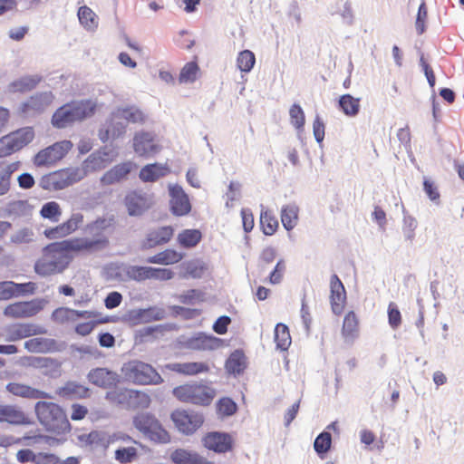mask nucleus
<instances>
[{
    "label": "nucleus",
    "mask_w": 464,
    "mask_h": 464,
    "mask_svg": "<svg viewBox=\"0 0 464 464\" xmlns=\"http://www.w3.org/2000/svg\"><path fill=\"white\" fill-rule=\"evenodd\" d=\"M200 72L199 66L196 61L187 63L180 70L179 75V83L194 82Z\"/></svg>",
    "instance_id": "de8ad7c7"
},
{
    "label": "nucleus",
    "mask_w": 464,
    "mask_h": 464,
    "mask_svg": "<svg viewBox=\"0 0 464 464\" xmlns=\"http://www.w3.org/2000/svg\"><path fill=\"white\" fill-rule=\"evenodd\" d=\"M20 162H0V196L5 195L11 187L12 175L19 169Z\"/></svg>",
    "instance_id": "c9c22d12"
},
{
    "label": "nucleus",
    "mask_w": 464,
    "mask_h": 464,
    "mask_svg": "<svg viewBox=\"0 0 464 464\" xmlns=\"http://www.w3.org/2000/svg\"><path fill=\"white\" fill-rule=\"evenodd\" d=\"M170 196V209L173 215L181 217L191 211L189 198L181 188H173Z\"/></svg>",
    "instance_id": "cd10ccee"
},
{
    "label": "nucleus",
    "mask_w": 464,
    "mask_h": 464,
    "mask_svg": "<svg viewBox=\"0 0 464 464\" xmlns=\"http://www.w3.org/2000/svg\"><path fill=\"white\" fill-rule=\"evenodd\" d=\"M170 173L167 163H150L143 166L139 173V178L143 182H155Z\"/></svg>",
    "instance_id": "c85d7f7f"
},
{
    "label": "nucleus",
    "mask_w": 464,
    "mask_h": 464,
    "mask_svg": "<svg viewBox=\"0 0 464 464\" xmlns=\"http://www.w3.org/2000/svg\"><path fill=\"white\" fill-rule=\"evenodd\" d=\"M231 323L229 316L223 315L217 319L213 324V330L218 334H225L227 332V327Z\"/></svg>",
    "instance_id": "69168bd1"
},
{
    "label": "nucleus",
    "mask_w": 464,
    "mask_h": 464,
    "mask_svg": "<svg viewBox=\"0 0 464 464\" xmlns=\"http://www.w3.org/2000/svg\"><path fill=\"white\" fill-rule=\"evenodd\" d=\"M0 422H7L12 425H30L32 420L19 407L0 404Z\"/></svg>",
    "instance_id": "412c9836"
},
{
    "label": "nucleus",
    "mask_w": 464,
    "mask_h": 464,
    "mask_svg": "<svg viewBox=\"0 0 464 464\" xmlns=\"http://www.w3.org/2000/svg\"><path fill=\"white\" fill-rule=\"evenodd\" d=\"M78 18L81 24L88 30H94L98 26V17L96 14L86 5L79 8Z\"/></svg>",
    "instance_id": "09e8293b"
},
{
    "label": "nucleus",
    "mask_w": 464,
    "mask_h": 464,
    "mask_svg": "<svg viewBox=\"0 0 464 464\" xmlns=\"http://www.w3.org/2000/svg\"><path fill=\"white\" fill-rule=\"evenodd\" d=\"M170 459L175 464H214L200 454L184 449L175 450L170 455Z\"/></svg>",
    "instance_id": "7c9ffc66"
},
{
    "label": "nucleus",
    "mask_w": 464,
    "mask_h": 464,
    "mask_svg": "<svg viewBox=\"0 0 464 464\" xmlns=\"http://www.w3.org/2000/svg\"><path fill=\"white\" fill-rule=\"evenodd\" d=\"M41 307L34 301L15 302L7 305L4 314L10 318H27L35 315Z\"/></svg>",
    "instance_id": "b1692460"
},
{
    "label": "nucleus",
    "mask_w": 464,
    "mask_h": 464,
    "mask_svg": "<svg viewBox=\"0 0 464 464\" xmlns=\"http://www.w3.org/2000/svg\"><path fill=\"white\" fill-rule=\"evenodd\" d=\"M126 275L130 279L140 282L151 279L152 267L130 266L126 270Z\"/></svg>",
    "instance_id": "3c124183"
},
{
    "label": "nucleus",
    "mask_w": 464,
    "mask_h": 464,
    "mask_svg": "<svg viewBox=\"0 0 464 464\" xmlns=\"http://www.w3.org/2000/svg\"><path fill=\"white\" fill-rule=\"evenodd\" d=\"M38 420L49 431L63 434L71 430L65 411L57 403L40 401L34 406Z\"/></svg>",
    "instance_id": "7ed1b4c3"
},
{
    "label": "nucleus",
    "mask_w": 464,
    "mask_h": 464,
    "mask_svg": "<svg viewBox=\"0 0 464 464\" xmlns=\"http://www.w3.org/2000/svg\"><path fill=\"white\" fill-rule=\"evenodd\" d=\"M72 148L69 140L55 142L54 144L40 150L34 158V163L37 167L50 166L61 160Z\"/></svg>",
    "instance_id": "9d476101"
},
{
    "label": "nucleus",
    "mask_w": 464,
    "mask_h": 464,
    "mask_svg": "<svg viewBox=\"0 0 464 464\" xmlns=\"http://www.w3.org/2000/svg\"><path fill=\"white\" fill-rule=\"evenodd\" d=\"M30 365L39 369H58L61 363L53 358L34 357L32 359Z\"/></svg>",
    "instance_id": "13d9d810"
},
{
    "label": "nucleus",
    "mask_w": 464,
    "mask_h": 464,
    "mask_svg": "<svg viewBox=\"0 0 464 464\" xmlns=\"http://www.w3.org/2000/svg\"><path fill=\"white\" fill-rule=\"evenodd\" d=\"M84 223V216L81 212H73L71 214L63 223L53 227L46 228L44 231V235L50 240L60 239L66 237L78 229H80Z\"/></svg>",
    "instance_id": "9b49d317"
},
{
    "label": "nucleus",
    "mask_w": 464,
    "mask_h": 464,
    "mask_svg": "<svg viewBox=\"0 0 464 464\" xmlns=\"http://www.w3.org/2000/svg\"><path fill=\"white\" fill-rule=\"evenodd\" d=\"M138 456V450L133 446L120 448L114 453L115 459L121 464L131 463L137 459Z\"/></svg>",
    "instance_id": "603ef678"
},
{
    "label": "nucleus",
    "mask_w": 464,
    "mask_h": 464,
    "mask_svg": "<svg viewBox=\"0 0 464 464\" xmlns=\"http://www.w3.org/2000/svg\"><path fill=\"white\" fill-rule=\"evenodd\" d=\"M342 335L347 341H353L359 335V319L353 311L348 312L343 318Z\"/></svg>",
    "instance_id": "58836bf2"
},
{
    "label": "nucleus",
    "mask_w": 464,
    "mask_h": 464,
    "mask_svg": "<svg viewBox=\"0 0 464 464\" xmlns=\"http://www.w3.org/2000/svg\"><path fill=\"white\" fill-rule=\"evenodd\" d=\"M24 348L30 353H46L55 352L57 343L53 339L36 337L27 340L24 343Z\"/></svg>",
    "instance_id": "72a5a7b5"
},
{
    "label": "nucleus",
    "mask_w": 464,
    "mask_h": 464,
    "mask_svg": "<svg viewBox=\"0 0 464 464\" xmlns=\"http://www.w3.org/2000/svg\"><path fill=\"white\" fill-rule=\"evenodd\" d=\"M330 303L334 314L340 315L345 307L346 291L337 275H333L330 278Z\"/></svg>",
    "instance_id": "f3484780"
},
{
    "label": "nucleus",
    "mask_w": 464,
    "mask_h": 464,
    "mask_svg": "<svg viewBox=\"0 0 464 464\" xmlns=\"http://www.w3.org/2000/svg\"><path fill=\"white\" fill-rule=\"evenodd\" d=\"M428 18V9L426 4L422 2L418 9V14L415 22V27L419 34H422L425 32V24Z\"/></svg>",
    "instance_id": "bf43d9fd"
},
{
    "label": "nucleus",
    "mask_w": 464,
    "mask_h": 464,
    "mask_svg": "<svg viewBox=\"0 0 464 464\" xmlns=\"http://www.w3.org/2000/svg\"><path fill=\"white\" fill-rule=\"evenodd\" d=\"M53 98V96L51 92H42L31 96L23 104L22 111L24 113L42 112L45 107L52 103Z\"/></svg>",
    "instance_id": "c756f323"
},
{
    "label": "nucleus",
    "mask_w": 464,
    "mask_h": 464,
    "mask_svg": "<svg viewBox=\"0 0 464 464\" xmlns=\"http://www.w3.org/2000/svg\"><path fill=\"white\" fill-rule=\"evenodd\" d=\"M172 394L181 402L208 406L215 399L217 391L208 382H192L175 387Z\"/></svg>",
    "instance_id": "20e7f679"
},
{
    "label": "nucleus",
    "mask_w": 464,
    "mask_h": 464,
    "mask_svg": "<svg viewBox=\"0 0 464 464\" xmlns=\"http://www.w3.org/2000/svg\"><path fill=\"white\" fill-rule=\"evenodd\" d=\"M331 444V434L329 432L324 431L316 437L314 443V448L318 454H324L330 450Z\"/></svg>",
    "instance_id": "4d7b16f0"
},
{
    "label": "nucleus",
    "mask_w": 464,
    "mask_h": 464,
    "mask_svg": "<svg viewBox=\"0 0 464 464\" xmlns=\"http://www.w3.org/2000/svg\"><path fill=\"white\" fill-rule=\"evenodd\" d=\"M35 464H60V459L51 453H37Z\"/></svg>",
    "instance_id": "774afa93"
},
{
    "label": "nucleus",
    "mask_w": 464,
    "mask_h": 464,
    "mask_svg": "<svg viewBox=\"0 0 464 464\" xmlns=\"http://www.w3.org/2000/svg\"><path fill=\"white\" fill-rule=\"evenodd\" d=\"M121 371L127 381L138 385H156L163 382L157 370L141 361H130L124 363Z\"/></svg>",
    "instance_id": "423d86ee"
},
{
    "label": "nucleus",
    "mask_w": 464,
    "mask_h": 464,
    "mask_svg": "<svg viewBox=\"0 0 464 464\" xmlns=\"http://www.w3.org/2000/svg\"><path fill=\"white\" fill-rule=\"evenodd\" d=\"M154 203L153 195L141 189L129 191L124 198V206L130 216H141Z\"/></svg>",
    "instance_id": "f8f14e48"
},
{
    "label": "nucleus",
    "mask_w": 464,
    "mask_h": 464,
    "mask_svg": "<svg viewBox=\"0 0 464 464\" xmlns=\"http://www.w3.org/2000/svg\"><path fill=\"white\" fill-rule=\"evenodd\" d=\"M162 315L155 308L134 309L127 314L128 320L133 324H146L160 320Z\"/></svg>",
    "instance_id": "473e14b6"
},
{
    "label": "nucleus",
    "mask_w": 464,
    "mask_h": 464,
    "mask_svg": "<svg viewBox=\"0 0 464 464\" xmlns=\"http://www.w3.org/2000/svg\"><path fill=\"white\" fill-rule=\"evenodd\" d=\"M5 389L12 395L24 399L41 400L51 398L48 392L22 382H9Z\"/></svg>",
    "instance_id": "6ab92c4d"
},
{
    "label": "nucleus",
    "mask_w": 464,
    "mask_h": 464,
    "mask_svg": "<svg viewBox=\"0 0 464 464\" xmlns=\"http://www.w3.org/2000/svg\"><path fill=\"white\" fill-rule=\"evenodd\" d=\"M80 254L72 238L50 243L43 248L42 256L34 263V272L40 276L62 274Z\"/></svg>",
    "instance_id": "f257e3e1"
},
{
    "label": "nucleus",
    "mask_w": 464,
    "mask_h": 464,
    "mask_svg": "<svg viewBox=\"0 0 464 464\" xmlns=\"http://www.w3.org/2000/svg\"><path fill=\"white\" fill-rule=\"evenodd\" d=\"M339 104L345 114L355 115L359 111L360 100L350 94H344L340 98Z\"/></svg>",
    "instance_id": "5fc2aeb1"
},
{
    "label": "nucleus",
    "mask_w": 464,
    "mask_h": 464,
    "mask_svg": "<svg viewBox=\"0 0 464 464\" xmlns=\"http://www.w3.org/2000/svg\"><path fill=\"white\" fill-rule=\"evenodd\" d=\"M137 169L138 165L131 160L121 162L113 166L102 176L101 183L104 186H110L122 182L128 179L129 175Z\"/></svg>",
    "instance_id": "2eb2a0df"
},
{
    "label": "nucleus",
    "mask_w": 464,
    "mask_h": 464,
    "mask_svg": "<svg viewBox=\"0 0 464 464\" xmlns=\"http://www.w3.org/2000/svg\"><path fill=\"white\" fill-rule=\"evenodd\" d=\"M201 441L204 448L218 454L232 451L235 442L231 434L219 431L206 433Z\"/></svg>",
    "instance_id": "ddd939ff"
},
{
    "label": "nucleus",
    "mask_w": 464,
    "mask_h": 464,
    "mask_svg": "<svg viewBox=\"0 0 464 464\" xmlns=\"http://www.w3.org/2000/svg\"><path fill=\"white\" fill-rule=\"evenodd\" d=\"M133 150L140 157H152L160 153L162 146L150 132H138L133 138Z\"/></svg>",
    "instance_id": "4468645a"
},
{
    "label": "nucleus",
    "mask_w": 464,
    "mask_h": 464,
    "mask_svg": "<svg viewBox=\"0 0 464 464\" xmlns=\"http://www.w3.org/2000/svg\"><path fill=\"white\" fill-rule=\"evenodd\" d=\"M202 237L199 229H184L178 234L177 242L180 247L190 249L198 245Z\"/></svg>",
    "instance_id": "ea45409f"
},
{
    "label": "nucleus",
    "mask_w": 464,
    "mask_h": 464,
    "mask_svg": "<svg viewBox=\"0 0 464 464\" xmlns=\"http://www.w3.org/2000/svg\"><path fill=\"white\" fill-rule=\"evenodd\" d=\"M237 410V406L236 402L228 397L221 398L217 403L218 413L222 417H227L235 414Z\"/></svg>",
    "instance_id": "6e6d98bb"
},
{
    "label": "nucleus",
    "mask_w": 464,
    "mask_h": 464,
    "mask_svg": "<svg viewBox=\"0 0 464 464\" xmlns=\"http://www.w3.org/2000/svg\"><path fill=\"white\" fill-rule=\"evenodd\" d=\"M256 63V56L253 52L244 50L240 52L237 58V67L241 72H248L252 70Z\"/></svg>",
    "instance_id": "864d4df0"
},
{
    "label": "nucleus",
    "mask_w": 464,
    "mask_h": 464,
    "mask_svg": "<svg viewBox=\"0 0 464 464\" xmlns=\"http://www.w3.org/2000/svg\"><path fill=\"white\" fill-rule=\"evenodd\" d=\"M35 289L34 283L16 284L12 281L0 283V300H8L18 293H33Z\"/></svg>",
    "instance_id": "2f4dec72"
},
{
    "label": "nucleus",
    "mask_w": 464,
    "mask_h": 464,
    "mask_svg": "<svg viewBox=\"0 0 464 464\" xmlns=\"http://www.w3.org/2000/svg\"><path fill=\"white\" fill-rule=\"evenodd\" d=\"M246 368V357L243 353L236 351L226 362V369L229 373L240 374Z\"/></svg>",
    "instance_id": "a18cd8bd"
},
{
    "label": "nucleus",
    "mask_w": 464,
    "mask_h": 464,
    "mask_svg": "<svg viewBox=\"0 0 464 464\" xmlns=\"http://www.w3.org/2000/svg\"><path fill=\"white\" fill-rule=\"evenodd\" d=\"M174 236V228L171 226H162L151 229L146 236L145 246L149 248L156 247L169 243Z\"/></svg>",
    "instance_id": "bb28decb"
},
{
    "label": "nucleus",
    "mask_w": 464,
    "mask_h": 464,
    "mask_svg": "<svg viewBox=\"0 0 464 464\" xmlns=\"http://www.w3.org/2000/svg\"><path fill=\"white\" fill-rule=\"evenodd\" d=\"M40 216L44 219L56 223L61 218L62 208L56 201H49L43 205Z\"/></svg>",
    "instance_id": "8fccbe9b"
},
{
    "label": "nucleus",
    "mask_w": 464,
    "mask_h": 464,
    "mask_svg": "<svg viewBox=\"0 0 464 464\" xmlns=\"http://www.w3.org/2000/svg\"><path fill=\"white\" fill-rule=\"evenodd\" d=\"M94 113V105L90 101H73L60 107L53 116H90Z\"/></svg>",
    "instance_id": "4be33fe9"
},
{
    "label": "nucleus",
    "mask_w": 464,
    "mask_h": 464,
    "mask_svg": "<svg viewBox=\"0 0 464 464\" xmlns=\"http://www.w3.org/2000/svg\"><path fill=\"white\" fill-rule=\"evenodd\" d=\"M285 271V262L283 260H279L276 263L274 270L269 275V283L273 284V285L279 284L283 279Z\"/></svg>",
    "instance_id": "680f3d73"
},
{
    "label": "nucleus",
    "mask_w": 464,
    "mask_h": 464,
    "mask_svg": "<svg viewBox=\"0 0 464 464\" xmlns=\"http://www.w3.org/2000/svg\"><path fill=\"white\" fill-rule=\"evenodd\" d=\"M298 207L293 204L285 205L281 209V221L284 227L290 231L298 222Z\"/></svg>",
    "instance_id": "c03bdc74"
},
{
    "label": "nucleus",
    "mask_w": 464,
    "mask_h": 464,
    "mask_svg": "<svg viewBox=\"0 0 464 464\" xmlns=\"http://www.w3.org/2000/svg\"><path fill=\"white\" fill-rule=\"evenodd\" d=\"M113 218L100 217L88 223L85 231L90 237H72L81 254H90L106 248L109 246L108 233L113 229Z\"/></svg>",
    "instance_id": "f03ea898"
},
{
    "label": "nucleus",
    "mask_w": 464,
    "mask_h": 464,
    "mask_svg": "<svg viewBox=\"0 0 464 464\" xmlns=\"http://www.w3.org/2000/svg\"><path fill=\"white\" fill-rule=\"evenodd\" d=\"M389 324L392 329H397L401 324V314L394 303H390L388 306Z\"/></svg>",
    "instance_id": "052dcab7"
},
{
    "label": "nucleus",
    "mask_w": 464,
    "mask_h": 464,
    "mask_svg": "<svg viewBox=\"0 0 464 464\" xmlns=\"http://www.w3.org/2000/svg\"><path fill=\"white\" fill-rule=\"evenodd\" d=\"M170 419L178 430L186 435L193 434L204 422L202 414L186 410L174 411Z\"/></svg>",
    "instance_id": "1a4fd4ad"
},
{
    "label": "nucleus",
    "mask_w": 464,
    "mask_h": 464,
    "mask_svg": "<svg viewBox=\"0 0 464 464\" xmlns=\"http://www.w3.org/2000/svg\"><path fill=\"white\" fill-rule=\"evenodd\" d=\"M183 258V254L178 252L172 248H167L161 252H159L150 257H148L147 262L150 264H159V265H174L181 261Z\"/></svg>",
    "instance_id": "e433bc0d"
},
{
    "label": "nucleus",
    "mask_w": 464,
    "mask_h": 464,
    "mask_svg": "<svg viewBox=\"0 0 464 464\" xmlns=\"http://www.w3.org/2000/svg\"><path fill=\"white\" fill-rule=\"evenodd\" d=\"M84 178V172L74 169H63L48 175L41 179V187L47 190H61Z\"/></svg>",
    "instance_id": "0eeeda50"
},
{
    "label": "nucleus",
    "mask_w": 464,
    "mask_h": 464,
    "mask_svg": "<svg viewBox=\"0 0 464 464\" xmlns=\"http://www.w3.org/2000/svg\"><path fill=\"white\" fill-rule=\"evenodd\" d=\"M134 428L144 438L156 444H168L171 441L169 431L162 425L155 415L150 412H140L133 417Z\"/></svg>",
    "instance_id": "39448f33"
},
{
    "label": "nucleus",
    "mask_w": 464,
    "mask_h": 464,
    "mask_svg": "<svg viewBox=\"0 0 464 464\" xmlns=\"http://www.w3.org/2000/svg\"><path fill=\"white\" fill-rule=\"evenodd\" d=\"M179 300L182 304H192L195 301H202L203 295L201 292L192 289L181 295Z\"/></svg>",
    "instance_id": "0e129e2a"
},
{
    "label": "nucleus",
    "mask_w": 464,
    "mask_h": 464,
    "mask_svg": "<svg viewBox=\"0 0 464 464\" xmlns=\"http://www.w3.org/2000/svg\"><path fill=\"white\" fill-rule=\"evenodd\" d=\"M77 439L82 446L92 449H102L103 450H106L113 443V439H111L110 435L99 430L81 434Z\"/></svg>",
    "instance_id": "393cba45"
},
{
    "label": "nucleus",
    "mask_w": 464,
    "mask_h": 464,
    "mask_svg": "<svg viewBox=\"0 0 464 464\" xmlns=\"http://www.w3.org/2000/svg\"><path fill=\"white\" fill-rule=\"evenodd\" d=\"M275 342L276 347L282 351H286L291 344V335L288 327L282 323L276 325L275 328Z\"/></svg>",
    "instance_id": "49530a36"
},
{
    "label": "nucleus",
    "mask_w": 464,
    "mask_h": 464,
    "mask_svg": "<svg viewBox=\"0 0 464 464\" xmlns=\"http://www.w3.org/2000/svg\"><path fill=\"white\" fill-rule=\"evenodd\" d=\"M125 132V127L121 123H114L112 120L107 121L99 130V138L105 142L115 140Z\"/></svg>",
    "instance_id": "37998d69"
},
{
    "label": "nucleus",
    "mask_w": 464,
    "mask_h": 464,
    "mask_svg": "<svg viewBox=\"0 0 464 464\" xmlns=\"http://www.w3.org/2000/svg\"><path fill=\"white\" fill-rule=\"evenodd\" d=\"M240 213L244 230L246 232H250L254 228L255 225L254 215L252 211L249 208H242Z\"/></svg>",
    "instance_id": "e2e57ef3"
},
{
    "label": "nucleus",
    "mask_w": 464,
    "mask_h": 464,
    "mask_svg": "<svg viewBox=\"0 0 464 464\" xmlns=\"http://www.w3.org/2000/svg\"><path fill=\"white\" fill-rule=\"evenodd\" d=\"M122 301V295L119 292H111L105 298L104 304L106 308L113 309L118 307Z\"/></svg>",
    "instance_id": "338daca9"
},
{
    "label": "nucleus",
    "mask_w": 464,
    "mask_h": 464,
    "mask_svg": "<svg viewBox=\"0 0 464 464\" xmlns=\"http://www.w3.org/2000/svg\"><path fill=\"white\" fill-rule=\"evenodd\" d=\"M166 369L185 376H195L206 374L210 372V365L208 362H185L169 363Z\"/></svg>",
    "instance_id": "aec40b11"
},
{
    "label": "nucleus",
    "mask_w": 464,
    "mask_h": 464,
    "mask_svg": "<svg viewBox=\"0 0 464 464\" xmlns=\"http://www.w3.org/2000/svg\"><path fill=\"white\" fill-rule=\"evenodd\" d=\"M34 138L32 127L21 128L0 139V158L7 157L22 150Z\"/></svg>",
    "instance_id": "6e6552de"
},
{
    "label": "nucleus",
    "mask_w": 464,
    "mask_h": 464,
    "mask_svg": "<svg viewBox=\"0 0 464 464\" xmlns=\"http://www.w3.org/2000/svg\"><path fill=\"white\" fill-rule=\"evenodd\" d=\"M87 377L91 383L104 389L112 388L119 382V375L106 368L92 369Z\"/></svg>",
    "instance_id": "5701e85b"
},
{
    "label": "nucleus",
    "mask_w": 464,
    "mask_h": 464,
    "mask_svg": "<svg viewBox=\"0 0 464 464\" xmlns=\"http://www.w3.org/2000/svg\"><path fill=\"white\" fill-rule=\"evenodd\" d=\"M53 319L57 323L74 321L77 318H90L92 313L90 311H77L66 307H60L53 311Z\"/></svg>",
    "instance_id": "4c0bfd02"
},
{
    "label": "nucleus",
    "mask_w": 464,
    "mask_h": 464,
    "mask_svg": "<svg viewBox=\"0 0 464 464\" xmlns=\"http://www.w3.org/2000/svg\"><path fill=\"white\" fill-rule=\"evenodd\" d=\"M7 340L18 341L24 338L44 334V331L41 326L34 324H14L7 327Z\"/></svg>",
    "instance_id": "a878e982"
},
{
    "label": "nucleus",
    "mask_w": 464,
    "mask_h": 464,
    "mask_svg": "<svg viewBox=\"0 0 464 464\" xmlns=\"http://www.w3.org/2000/svg\"><path fill=\"white\" fill-rule=\"evenodd\" d=\"M114 159L111 151L99 150L92 153L82 164L78 170L84 172V177L91 172H94L106 168Z\"/></svg>",
    "instance_id": "dca6fc26"
},
{
    "label": "nucleus",
    "mask_w": 464,
    "mask_h": 464,
    "mask_svg": "<svg viewBox=\"0 0 464 464\" xmlns=\"http://www.w3.org/2000/svg\"><path fill=\"white\" fill-rule=\"evenodd\" d=\"M58 394L65 398L82 399L89 396V389L74 382H67L58 391Z\"/></svg>",
    "instance_id": "a19ab883"
},
{
    "label": "nucleus",
    "mask_w": 464,
    "mask_h": 464,
    "mask_svg": "<svg viewBox=\"0 0 464 464\" xmlns=\"http://www.w3.org/2000/svg\"><path fill=\"white\" fill-rule=\"evenodd\" d=\"M184 345L193 351H213L222 345V340L204 333H198L188 338Z\"/></svg>",
    "instance_id": "a211bd4d"
},
{
    "label": "nucleus",
    "mask_w": 464,
    "mask_h": 464,
    "mask_svg": "<svg viewBox=\"0 0 464 464\" xmlns=\"http://www.w3.org/2000/svg\"><path fill=\"white\" fill-rule=\"evenodd\" d=\"M260 227L266 236H272L277 231L279 223L272 210L262 208L260 213Z\"/></svg>",
    "instance_id": "79ce46f5"
},
{
    "label": "nucleus",
    "mask_w": 464,
    "mask_h": 464,
    "mask_svg": "<svg viewBox=\"0 0 464 464\" xmlns=\"http://www.w3.org/2000/svg\"><path fill=\"white\" fill-rule=\"evenodd\" d=\"M42 78L38 75H26L12 82L8 90L10 92L24 93L33 91L41 82Z\"/></svg>",
    "instance_id": "f704fd0d"
}]
</instances>
